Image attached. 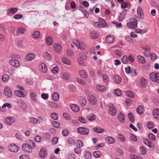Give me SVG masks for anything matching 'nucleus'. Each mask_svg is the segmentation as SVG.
Masks as SVG:
<instances>
[{
	"instance_id": "obj_1",
	"label": "nucleus",
	"mask_w": 159,
	"mask_h": 159,
	"mask_svg": "<svg viewBox=\"0 0 159 159\" xmlns=\"http://www.w3.org/2000/svg\"><path fill=\"white\" fill-rule=\"evenodd\" d=\"M35 144L32 140H30L29 144L24 143L22 145V149L24 151L28 153H31L32 149L35 147Z\"/></svg>"
},
{
	"instance_id": "obj_2",
	"label": "nucleus",
	"mask_w": 159,
	"mask_h": 159,
	"mask_svg": "<svg viewBox=\"0 0 159 159\" xmlns=\"http://www.w3.org/2000/svg\"><path fill=\"white\" fill-rule=\"evenodd\" d=\"M150 77L152 81L159 83V73L152 72L150 75Z\"/></svg>"
},
{
	"instance_id": "obj_3",
	"label": "nucleus",
	"mask_w": 159,
	"mask_h": 159,
	"mask_svg": "<svg viewBox=\"0 0 159 159\" xmlns=\"http://www.w3.org/2000/svg\"><path fill=\"white\" fill-rule=\"evenodd\" d=\"M77 131L79 133L84 135H88L89 133L88 129L84 127H80L78 128Z\"/></svg>"
},
{
	"instance_id": "obj_4",
	"label": "nucleus",
	"mask_w": 159,
	"mask_h": 159,
	"mask_svg": "<svg viewBox=\"0 0 159 159\" xmlns=\"http://www.w3.org/2000/svg\"><path fill=\"white\" fill-rule=\"evenodd\" d=\"M8 149L12 152H16L19 151V147L15 144H12L9 146Z\"/></svg>"
},
{
	"instance_id": "obj_5",
	"label": "nucleus",
	"mask_w": 159,
	"mask_h": 159,
	"mask_svg": "<svg viewBox=\"0 0 159 159\" xmlns=\"http://www.w3.org/2000/svg\"><path fill=\"white\" fill-rule=\"evenodd\" d=\"M4 93L5 95L7 97H10L12 96V93L11 90L8 87H5V88Z\"/></svg>"
},
{
	"instance_id": "obj_6",
	"label": "nucleus",
	"mask_w": 159,
	"mask_h": 159,
	"mask_svg": "<svg viewBox=\"0 0 159 159\" xmlns=\"http://www.w3.org/2000/svg\"><path fill=\"white\" fill-rule=\"evenodd\" d=\"M9 63L11 66L15 67H17L19 65V61L15 59L10 60L9 61Z\"/></svg>"
},
{
	"instance_id": "obj_7",
	"label": "nucleus",
	"mask_w": 159,
	"mask_h": 159,
	"mask_svg": "<svg viewBox=\"0 0 159 159\" xmlns=\"http://www.w3.org/2000/svg\"><path fill=\"white\" fill-rule=\"evenodd\" d=\"M39 155L40 157L42 158L46 157L47 155V152L44 148H42L39 151Z\"/></svg>"
},
{
	"instance_id": "obj_8",
	"label": "nucleus",
	"mask_w": 159,
	"mask_h": 159,
	"mask_svg": "<svg viewBox=\"0 0 159 159\" xmlns=\"http://www.w3.org/2000/svg\"><path fill=\"white\" fill-rule=\"evenodd\" d=\"M15 121V119L11 117H7L5 120V123L7 124L10 125L13 124L14 123Z\"/></svg>"
},
{
	"instance_id": "obj_9",
	"label": "nucleus",
	"mask_w": 159,
	"mask_h": 159,
	"mask_svg": "<svg viewBox=\"0 0 159 159\" xmlns=\"http://www.w3.org/2000/svg\"><path fill=\"white\" fill-rule=\"evenodd\" d=\"M144 143L149 148H154V146L152 142L148 139H145L143 140Z\"/></svg>"
},
{
	"instance_id": "obj_10",
	"label": "nucleus",
	"mask_w": 159,
	"mask_h": 159,
	"mask_svg": "<svg viewBox=\"0 0 159 159\" xmlns=\"http://www.w3.org/2000/svg\"><path fill=\"white\" fill-rule=\"evenodd\" d=\"M35 57V54L33 53H30L26 55L25 58V59L27 61H31L34 59Z\"/></svg>"
},
{
	"instance_id": "obj_11",
	"label": "nucleus",
	"mask_w": 159,
	"mask_h": 159,
	"mask_svg": "<svg viewBox=\"0 0 159 159\" xmlns=\"http://www.w3.org/2000/svg\"><path fill=\"white\" fill-rule=\"evenodd\" d=\"M153 115L154 117L157 120H159V109H155L153 110Z\"/></svg>"
},
{
	"instance_id": "obj_12",
	"label": "nucleus",
	"mask_w": 159,
	"mask_h": 159,
	"mask_svg": "<svg viewBox=\"0 0 159 159\" xmlns=\"http://www.w3.org/2000/svg\"><path fill=\"white\" fill-rule=\"evenodd\" d=\"M116 112V109L114 106L111 107L109 109V113L111 116L115 115Z\"/></svg>"
},
{
	"instance_id": "obj_13",
	"label": "nucleus",
	"mask_w": 159,
	"mask_h": 159,
	"mask_svg": "<svg viewBox=\"0 0 159 159\" xmlns=\"http://www.w3.org/2000/svg\"><path fill=\"white\" fill-rule=\"evenodd\" d=\"M138 22L137 20H135L133 22H130L128 23L127 25L128 26L133 28V29H135L137 27Z\"/></svg>"
},
{
	"instance_id": "obj_14",
	"label": "nucleus",
	"mask_w": 159,
	"mask_h": 159,
	"mask_svg": "<svg viewBox=\"0 0 159 159\" xmlns=\"http://www.w3.org/2000/svg\"><path fill=\"white\" fill-rule=\"evenodd\" d=\"M114 41V37L112 36H108L106 38V42L109 43L113 42Z\"/></svg>"
},
{
	"instance_id": "obj_15",
	"label": "nucleus",
	"mask_w": 159,
	"mask_h": 159,
	"mask_svg": "<svg viewBox=\"0 0 159 159\" xmlns=\"http://www.w3.org/2000/svg\"><path fill=\"white\" fill-rule=\"evenodd\" d=\"M17 104L20 106L21 108H24L26 107V105L25 102L22 101L20 100H17L16 102Z\"/></svg>"
},
{
	"instance_id": "obj_16",
	"label": "nucleus",
	"mask_w": 159,
	"mask_h": 159,
	"mask_svg": "<svg viewBox=\"0 0 159 159\" xmlns=\"http://www.w3.org/2000/svg\"><path fill=\"white\" fill-rule=\"evenodd\" d=\"M15 93L16 96L20 97H23L25 96L23 93L20 90H16L15 91Z\"/></svg>"
},
{
	"instance_id": "obj_17",
	"label": "nucleus",
	"mask_w": 159,
	"mask_h": 159,
	"mask_svg": "<svg viewBox=\"0 0 159 159\" xmlns=\"http://www.w3.org/2000/svg\"><path fill=\"white\" fill-rule=\"evenodd\" d=\"M89 99L91 104L95 105L96 103V100L95 96L92 95H90L89 97Z\"/></svg>"
},
{
	"instance_id": "obj_18",
	"label": "nucleus",
	"mask_w": 159,
	"mask_h": 159,
	"mask_svg": "<svg viewBox=\"0 0 159 159\" xmlns=\"http://www.w3.org/2000/svg\"><path fill=\"white\" fill-rule=\"evenodd\" d=\"M40 70L42 71V72L43 73H45L46 72L47 68L46 65L43 63H42L40 65Z\"/></svg>"
},
{
	"instance_id": "obj_19",
	"label": "nucleus",
	"mask_w": 159,
	"mask_h": 159,
	"mask_svg": "<svg viewBox=\"0 0 159 159\" xmlns=\"http://www.w3.org/2000/svg\"><path fill=\"white\" fill-rule=\"evenodd\" d=\"M118 118L120 121L123 123L124 122L125 120V117L124 115L122 113L120 112L119 114Z\"/></svg>"
},
{
	"instance_id": "obj_20",
	"label": "nucleus",
	"mask_w": 159,
	"mask_h": 159,
	"mask_svg": "<svg viewBox=\"0 0 159 159\" xmlns=\"http://www.w3.org/2000/svg\"><path fill=\"white\" fill-rule=\"evenodd\" d=\"M137 58L141 64H144L146 62V59L144 57L141 55H138Z\"/></svg>"
},
{
	"instance_id": "obj_21",
	"label": "nucleus",
	"mask_w": 159,
	"mask_h": 159,
	"mask_svg": "<svg viewBox=\"0 0 159 159\" xmlns=\"http://www.w3.org/2000/svg\"><path fill=\"white\" fill-rule=\"evenodd\" d=\"M79 74L81 77L85 79H86L87 78V74L85 70H80L79 71Z\"/></svg>"
},
{
	"instance_id": "obj_22",
	"label": "nucleus",
	"mask_w": 159,
	"mask_h": 159,
	"mask_svg": "<svg viewBox=\"0 0 159 159\" xmlns=\"http://www.w3.org/2000/svg\"><path fill=\"white\" fill-rule=\"evenodd\" d=\"M70 107L71 109L75 112H77L79 111V107L75 104H71Z\"/></svg>"
},
{
	"instance_id": "obj_23",
	"label": "nucleus",
	"mask_w": 159,
	"mask_h": 159,
	"mask_svg": "<svg viewBox=\"0 0 159 159\" xmlns=\"http://www.w3.org/2000/svg\"><path fill=\"white\" fill-rule=\"evenodd\" d=\"M137 112L139 114H142L144 112V108L143 106H139L137 109Z\"/></svg>"
},
{
	"instance_id": "obj_24",
	"label": "nucleus",
	"mask_w": 159,
	"mask_h": 159,
	"mask_svg": "<svg viewBox=\"0 0 159 159\" xmlns=\"http://www.w3.org/2000/svg\"><path fill=\"white\" fill-rule=\"evenodd\" d=\"M40 36V33L39 31H35L33 33L32 38L33 39H38Z\"/></svg>"
},
{
	"instance_id": "obj_25",
	"label": "nucleus",
	"mask_w": 159,
	"mask_h": 159,
	"mask_svg": "<svg viewBox=\"0 0 159 159\" xmlns=\"http://www.w3.org/2000/svg\"><path fill=\"white\" fill-rule=\"evenodd\" d=\"M52 98L54 101H57L59 98V94L57 93H54L52 95Z\"/></svg>"
},
{
	"instance_id": "obj_26",
	"label": "nucleus",
	"mask_w": 159,
	"mask_h": 159,
	"mask_svg": "<svg viewBox=\"0 0 159 159\" xmlns=\"http://www.w3.org/2000/svg\"><path fill=\"white\" fill-rule=\"evenodd\" d=\"M46 41L47 44L51 45L52 44V38L50 36H48L46 38Z\"/></svg>"
},
{
	"instance_id": "obj_27",
	"label": "nucleus",
	"mask_w": 159,
	"mask_h": 159,
	"mask_svg": "<svg viewBox=\"0 0 159 159\" xmlns=\"http://www.w3.org/2000/svg\"><path fill=\"white\" fill-rule=\"evenodd\" d=\"M53 47L56 51L57 52L60 51L61 49V46L60 44H54L53 45Z\"/></svg>"
},
{
	"instance_id": "obj_28",
	"label": "nucleus",
	"mask_w": 159,
	"mask_h": 159,
	"mask_svg": "<svg viewBox=\"0 0 159 159\" xmlns=\"http://www.w3.org/2000/svg\"><path fill=\"white\" fill-rule=\"evenodd\" d=\"M107 142L109 144H112L114 143L115 140L113 138L111 137H108L106 138Z\"/></svg>"
},
{
	"instance_id": "obj_29",
	"label": "nucleus",
	"mask_w": 159,
	"mask_h": 159,
	"mask_svg": "<svg viewBox=\"0 0 159 159\" xmlns=\"http://www.w3.org/2000/svg\"><path fill=\"white\" fill-rule=\"evenodd\" d=\"M93 130L95 132L100 134L102 133L104 131L103 129H101L99 127L94 128Z\"/></svg>"
},
{
	"instance_id": "obj_30",
	"label": "nucleus",
	"mask_w": 159,
	"mask_h": 159,
	"mask_svg": "<svg viewBox=\"0 0 159 159\" xmlns=\"http://www.w3.org/2000/svg\"><path fill=\"white\" fill-rule=\"evenodd\" d=\"M79 101L80 104L82 106H84L85 105L86 103L85 98L83 97H81L80 98Z\"/></svg>"
},
{
	"instance_id": "obj_31",
	"label": "nucleus",
	"mask_w": 159,
	"mask_h": 159,
	"mask_svg": "<svg viewBox=\"0 0 159 159\" xmlns=\"http://www.w3.org/2000/svg\"><path fill=\"white\" fill-rule=\"evenodd\" d=\"M87 117L88 120L90 121L94 120L95 119V115L92 114H89L87 116Z\"/></svg>"
},
{
	"instance_id": "obj_32",
	"label": "nucleus",
	"mask_w": 159,
	"mask_h": 159,
	"mask_svg": "<svg viewBox=\"0 0 159 159\" xmlns=\"http://www.w3.org/2000/svg\"><path fill=\"white\" fill-rule=\"evenodd\" d=\"M137 12L140 17L142 18L143 15V11L142 8L139 7H138L137 9Z\"/></svg>"
},
{
	"instance_id": "obj_33",
	"label": "nucleus",
	"mask_w": 159,
	"mask_h": 159,
	"mask_svg": "<svg viewBox=\"0 0 159 159\" xmlns=\"http://www.w3.org/2000/svg\"><path fill=\"white\" fill-rule=\"evenodd\" d=\"M97 89L101 92H103L105 90L106 88L103 85H97L96 87Z\"/></svg>"
},
{
	"instance_id": "obj_34",
	"label": "nucleus",
	"mask_w": 159,
	"mask_h": 159,
	"mask_svg": "<svg viewBox=\"0 0 159 159\" xmlns=\"http://www.w3.org/2000/svg\"><path fill=\"white\" fill-rule=\"evenodd\" d=\"M139 151L141 155H145L146 153V149L142 146L140 147Z\"/></svg>"
},
{
	"instance_id": "obj_35",
	"label": "nucleus",
	"mask_w": 159,
	"mask_h": 159,
	"mask_svg": "<svg viewBox=\"0 0 159 159\" xmlns=\"http://www.w3.org/2000/svg\"><path fill=\"white\" fill-rule=\"evenodd\" d=\"M9 77L7 74L3 75L2 77V80L4 82H6L9 79Z\"/></svg>"
},
{
	"instance_id": "obj_36",
	"label": "nucleus",
	"mask_w": 159,
	"mask_h": 159,
	"mask_svg": "<svg viewBox=\"0 0 159 159\" xmlns=\"http://www.w3.org/2000/svg\"><path fill=\"white\" fill-rule=\"evenodd\" d=\"M115 82L117 84L120 83L121 81V77L118 75L115 76Z\"/></svg>"
},
{
	"instance_id": "obj_37",
	"label": "nucleus",
	"mask_w": 159,
	"mask_h": 159,
	"mask_svg": "<svg viewBox=\"0 0 159 159\" xmlns=\"http://www.w3.org/2000/svg\"><path fill=\"white\" fill-rule=\"evenodd\" d=\"M51 117L54 120H57L58 116L57 114L56 113H52L51 114Z\"/></svg>"
},
{
	"instance_id": "obj_38",
	"label": "nucleus",
	"mask_w": 159,
	"mask_h": 159,
	"mask_svg": "<svg viewBox=\"0 0 159 159\" xmlns=\"http://www.w3.org/2000/svg\"><path fill=\"white\" fill-rule=\"evenodd\" d=\"M84 157L87 159H89L91 157V154L90 152L87 151L84 154Z\"/></svg>"
},
{
	"instance_id": "obj_39",
	"label": "nucleus",
	"mask_w": 159,
	"mask_h": 159,
	"mask_svg": "<svg viewBox=\"0 0 159 159\" xmlns=\"http://www.w3.org/2000/svg\"><path fill=\"white\" fill-rule=\"evenodd\" d=\"M25 31V29L23 27H20L18 29L17 34L18 35L23 34Z\"/></svg>"
},
{
	"instance_id": "obj_40",
	"label": "nucleus",
	"mask_w": 159,
	"mask_h": 159,
	"mask_svg": "<svg viewBox=\"0 0 159 159\" xmlns=\"http://www.w3.org/2000/svg\"><path fill=\"white\" fill-rule=\"evenodd\" d=\"M140 81L142 87H144L146 86L147 84V80L145 78H141Z\"/></svg>"
},
{
	"instance_id": "obj_41",
	"label": "nucleus",
	"mask_w": 159,
	"mask_h": 159,
	"mask_svg": "<svg viewBox=\"0 0 159 159\" xmlns=\"http://www.w3.org/2000/svg\"><path fill=\"white\" fill-rule=\"evenodd\" d=\"M91 37L92 38L94 39H96L98 36V34L97 33L95 32H92L90 34Z\"/></svg>"
},
{
	"instance_id": "obj_42",
	"label": "nucleus",
	"mask_w": 159,
	"mask_h": 159,
	"mask_svg": "<svg viewBox=\"0 0 159 159\" xmlns=\"http://www.w3.org/2000/svg\"><path fill=\"white\" fill-rule=\"evenodd\" d=\"M52 125L56 128H59L60 127V124L57 121H53L52 123Z\"/></svg>"
},
{
	"instance_id": "obj_43",
	"label": "nucleus",
	"mask_w": 159,
	"mask_h": 159,
	"mask_svg": "<svg viewBox=\"0 0 159 159\" xmlns=\"http://www.w3.org/2000/svg\"><path fill=\"white\" fill-rule=\"evenodd\" d=\"M93 155L95 157L98 158L101 156V153L99 151H94L93 152Z\"/></svg>"
},
{
	"instance_id": "obj_44",
	"label": "nucleus",
	"mask_w": 159,
	"mask_h": 159,
	"mask_svg": "<svg viewBox=\"0 0 159 159\" xmlns=\"http://www.w3.org/2000/svg\"><path fill=\"white\" fill-rule=\"evenodd\" d=\"M148 137L149 139L152 141H154L156 139L155 135L152 133H150L148 134Z\"/></svg>"
},
{
	"instance_id": "obj_45",
	"label": "nucleus",
	"mask_w": 159,
	"mask_h": 159,
	"mask_svg": "<svg viewBox=\"0 0 159 159\" xmlns=\"http://www.w3.org/2000/svg\"><path fill=\"white\" fill-rule=\"evenodd\" d=\"M74 152L75 153L79 154L81 153L82 152L81 149L79 147H77L74 149Z\"/></svg>"
},
{
	"instance_id": "obj_46",
	"label": "nucleus",
	"mask_w": 159,
	"mask_h": 159,
	"mask_svg": "<svg viewBox=\"0 0 159 159\" xmlns=\"http://www.w3.org/2000/svg\"><path fill=\"white\" fill-rule=\"evenodd\" d=\"M62 61L66 64L70 65V61L65 57H63L62 59Z\"/></svg>"
},
{
	"instance_id": "obj_47",
	"label": "nucleus",
	"mask_w": 159,
	"mask_h": 159,
	"mask_svg": "<svg viewBox=\"0 0 159 159\" xmlns=\"http://www.w3.org/2000/svg\"><path fill=\"white\" fill-rule=\"evenodd\" d=\"M9 10L10 13L14 14L18 11V9L16 8L13 7L9 9Z\"/></svg>"
},
{
	"instance_id": "obj_48",
	"label": "nucleus",
	"mask_w": 159,
	"mask_h": 159,
	"mask_svg": "<svg viewBox=\"0 0 159 159\" xmlns=\"http://www.w3.org/2000/svg\"><path fill=\"white\" fill-rule=\"evenodd\" d=\"M76 144L78 147H82L84 145L83 143L80 140H78L77 141Z\"/></svg>"
},
{
	"instance_id": "obj_49",
	"label": "nucleus",
	"mask_w": 159,
	"mask_h": 159,
	"mask_svg": "<svg viewBox=\"0 0 159 159\" xmlns=\"http://www.w3.org/2000/svg\"><path fill=\"white\" fill-rule=\"evenodd\" d=\"M79 44H80V46L78 48L80 49L81 50H85L86 46L85 44L82 43H79Z\"/></svg>"
},
{
	"instance_id": "obj_50",
	"label": "nucleus",
	"mask_w": 159,
	"mask_h": 159,
	"mask_svg": "<svg viewBox=\"0 0 159 159\" xmlns=\"http://www.w3.org/2000/svg\"><path fill=\"white\" fill-rule=\"evenodd\" d=\"M126 93L127 95L130 98H133L134 97V93L130 90L126 91Z\"/></svg>"
},
{
	"instance_id": "obj_51",
	"label": "nucleus",
	"mask_w": 159,
	"mask_h": 159,
	"mask_svg": "<svg viewBox=\"0 0 159 159\" xmlns=\"http://www.w3.org/2000/svg\"><path fill=\"white\" fill-rule=\"evenodd\" d=\"M23 17V15L20 14H17L15 15L13 18L15 19H19L22 18Z\"/></svg>"
},
{
	"instance_id": "obj_52",
	"label": "nucleus",
	"mask_w": 159,
	"mask_h": 159,
	"mask_svg": "<svg viewBox=\"0 0 159 159\" xmlns=\"http://www.w3.org/2000/svg\"><path fill=\"white\" fill-rule=\"evenodd\" d=\"M130 73L132 76H135L137 75L136 70L133 68H131V70Z\"/></svg>"
},
{
	"instance_id": "obj_53",
	"label": "nucleus",
	"mask_w": 159,
	"mask_h": 159,
	"mask_svg": "<svg viewBox=\"0 0 159 159\" xmlns=\"http://www.w3.org/2000/svg\"><path fill=\"white\" fill-rule=\"evenodd\" d=\"M114 93L116 95L118 96H120L122 94L120 90L119 89H115L114 91Z\"/></svg>"
},
{
	"instance_id": "obj_54",
	"label": "nucleus",
	"mask_w": 159,
	"mask_h": 159,
	"mask_svg": "<svg viewBox=\"0 0 159 159\" xmlns=\"http://www.w3.org/2000/svg\"><path fill=\"white\" fill-rule=\"evenodd\" d=\"M69 134V131L67 129H64L62 132V135L66 136L68 135Z\"/></svg>"
},
{
	"instance_id": "obj_55",
	"label": "nucleus",
	"mask_w": 159,
	"mask_h": 159,
	"mask_svg": "<svg viewBox=\"0 0 159 159\" xmlns=\"http://www.w3.org/2000/svg\"><path fill=\"white\" fill-rule=\"evenodd\" d=\"M73 43L76 46L77 48L79 47V46H80L79 43H80L76 39H73Z\"/></svg>"
},
{
	"instance_id": "obj_56",
	"label": "nucleus",
	"mask_w": 159,
	"mask_h": 159,
	"mask_svg": "<svg viewBox=\"0 0 159 159\" xmlns=\"http://www.w3.org/2000/svg\"><path fill=\"white\" fill-rule=\"evenodd\" d=\"M62 77L64 79L67 80L69 79V75L67 73H64L63 74Z\"/></svg>"
},
{
	"instance_id": "obj_57",
	"label": "nucleus",
	"mask_w": 159,
	"mask_h": 159,
	"mask_svg": "<svg viewBox=\"0 0 159 159\" xmlns=\"http://www.w3.org/2000/svg\"><path fill=\"white\" fill-rule=\"evenodd\" d=\"M41 97L43 99L46 100L48 98V93H42L41 95Z\"/></svg>"
},
{
	"instance_id": "obj_58",
	"label": "nucleus",
	"mask_w": 159,
	"mask_h": 159,
	"mask_svg": "<svg viewBox=\"0 0 159 159\" xmlns=\"http://www.w3.org/2000/svg\"><path fill=\"white\" fill-rule=\"evenodd\" d=\"M78 120L80 122L82 123L85 124L86 123V120L83 117H79Z\"/></svg>"
},
{
	"instance_id": "obj_59",
	"label": "nucleus",
	"mask_w": 159,
	"mask_h": 159,
	"mask_svg": "<svg viewBox=\"0 0 159 159\" xmlns=\"http://www.w3.org/2000/svg\"><path fill=\"white\" fill-rule=\"evenodd\" d=\"M121 61L124 64H126L127 62V57L126 55H124L121 58Z\"/></svg>"
},
{
	"instance_id": "obj_60",
	"label": "nucleus",
	"mask_w": 159,
	"mask_h": 159,
	"mask_svg": "<svg viewBox=\"0 0 159 159\" xmlns=\"http://www.w3.org/2000/svg\"><path fill=\"white\" fill-rule=\"evenodd\" d=\"M118 138L122 141H124L125 140V138L124 136L121 134H119L118 135Z\"/></svg>"
},
{
	"instance_id": "obj_61",
	"label": "nucleus",
	"mask_w": 159,
	"mask_h": 159,
	"mask_svg": "<svg viewBox=\"0 0 159 159\" xmlns=\"http://www.w3.org/2000/svg\"><path fill=\"white\" fill-rule=\"evenodd\" d=\"M30 122L34 124H36L38 122V120L36 119L33 117L30 118Z\"/></svg>"
},
{
	"instance_id": "obj_62",
	"label": "nucleus",
	"mask_w": 159,
	"mask_h": 159,
	"mask_svg": "<svg viewBox=\"0 0 159 159\" xmlns=\"http://www.w3.org/2000/svg\"><path fill=\"white\" fill-rule=\"evenodd\" d=\"M147 127L148 129H151L154 127V125L153 123L151 122H149L147 124Z\"/></svg>"
},
{
	"instance_id": "obj_63",
	"label": "nucleus",
	"mask_w": 159,
	"mask_h": 159,
	"mask_svg": "<svg viewBox=\"0 0 159 159\" xmlns=\"http://www.w3.org/2000/svg\"><path fill=\"white\" fill-rule=\"evenodd\" d=\"M130 139L134 142H136L137 141V137L133 134H131L130 135Z\"/></svg>"
},
{
	"instance_id": "obj_64",
	"label": "nucleus",
	"mask_w": 159,
	"mask_h": 159,
	"mask_svg": "<svg viewBox=\"0 0 159 159\" xmlns=\"http://www.w3.org/2000/svg\"><path fill=\"white\" fill-rule=\"evenodd\" d=\"M44 137L47 140H49L50 138V134L49 132H46L44 134Z\"/></svg>"
}]
</instances>
